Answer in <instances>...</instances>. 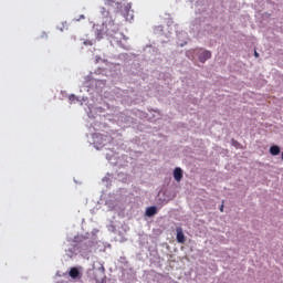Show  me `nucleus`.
I'll return each instance as SVG.
<instances>
[{
	"instance_id": "1",
	"label": "nucleus",
	"mask_w": 283,
	"mask_h": 283,
	"mask_svg": "<svg viewBox=\"0 0 283 283\" xmlns=\"http://www.w3.org/2000/svg\"><path fill=\"white\" fill-rule=\"evenodd\" d=\"M196 54H198V60L200 63H207V61L211 59V51H202V49H200L196 52Z\"/></svg>"
},
{
	"instance_id": "11",
	"label": "nucleus",
	"mask_w": 283,
	"mask_h": 283,
	"mask_svg": "<svg viewBox=\"0 0 283 283\" xmlns=\"http://www.w3.org/2000/svg\"><path fill=\"white\" fill-rule=\"evenodd\" d=\"M107 3H108V6H109V4L114 3V0H108Z\"/></svg>"
},
{
	"instance_id": "9",
	"label": "nucleus",
	"mask_w": 283,
	"mask_h": 283,
	"mask_svg": "<svg viewBox=\"0 0 283 283\" xmlns=\"http://www.w3.org/2000/svg\"><path fill=\"white\" fill-rule=\"evenodd\" d=\"M255 59L260 57V53L258 51H254Z\"/></svg>"
},
{
	"instance_id": "7",
	"label": "nucleus",
	"mask_w": 283,
	"mask_h": 283,
	"mask_svg": "<svg viewBox=\"0 0 283 283\" xmlns=\"http://www.w3.org/2000/svg\"><path fill=\"white\" fill-rule=\"evenodd\" d=\"M69 101H70V103H74V101H78V97H76V95L72 94L69 96Z\"/></svg>"
},
{
	"instance_id": "12",
	"label": "nucleus",
	"mask_w": 283,
	"mask_h": 283,
	"mask_svg": "<svg viewBox=\"0 0 283 283\" xmlns=\"http://www.w3.org/2000/svg\"><path fill=\"white\" fill-rule=\"evenodd\" d=\"M80 19H85V15H83V14H82V15H80Z\"/></svg>"
},
{
	"instance_id": "5",
	"label": "nucleus",
	"mask_w": 283,
	"mask_h": 283,
	"mask_svg": "<svg viewBox=\"0 0 283 283\" xmlns=\"http://www.w3.org/2000/svg\"><path fill=\"white\" fill-rule=\"evenodd\" d=\"M69 275H70V277H72V280H76V277H78V275H81V272L78 271L77 268H71Z\"/></svg>"
},
{
	"instance_id": "2",
	"label": "nucleus",
	"mask_w": 283,
	"mask_h": 283,
	"mask_svg": "<svg viewBox=\"0 0 283 283\" xmlns=\"http://www.w3.org/2000/svg\"><path fill=\"white\" fill-rule=\"evenodd\" d=\"M176 232H177V242L179 244H185L186 239H185V233L182 232V228L180 227L176 228Z\"/></svg>"
},
{
	"instance_id": "6",
	"label": "nucleus",
	"mask_w": 283,
	"mask_h": 283,
	"mask_svg": "<svg viewBox=\"0 0 283 283\" xmlns=\"http://www.w3.org/2000/svg\"><path fill=\"white\" fill-rule=\"evenodd\" d=\"M280 151H281V149H280V146H277V145H273L270 147L271 156H280Z\"/></svg>"
},
{
	"instance_id": "8",
	"label": "nucleus",
	"mask_w": 283,
	"mask_h": 283,
	"mask_svg": "<svg viewBox=\"0 0 283 283\" xmlns=\"http://www.w3.org/2000/svg\"><path fill=\"white\" fill-rule=\"evenodd\" d=\"M84 45H93L92 41H85Z\"/></svg>"
},
{
	"instance_id": "4",
	"label": "nucleus",
	"mask_w": 283,
	"mask_h": 283,
	"mask_svg": "<svg viewBox=\"0 0 283 283\" xmlns=\"http://www.w3.org/2000/svg\"><path fill=\"white\" fill-rule=\"evenodd\" d=\"M156 213H158V208H156V206L146 209V216L148 218H153V216H156Z\"/></svg>"
},
{
	"instance_id": "3",
	"label": "nucleus",
	"mask_w": 283,
	"mask_h": 283,
	"mask_svg": "<svg viewBox=\"0 0 283 283\" xmlns=\"http://www.w3.org/2000/svg\"><path fill=\"white\" fill-rule=\"evenodd\" d=\"M174 178L177 182H180V180H182V168L180 167L175 168Z\"/></svg>"
},
{
	"instance_id": "10",
	"label": "nucleus",
	"mask_w": 283,
	"mask_h": 283,
	"mask_svg": "<svg viewBox=\"0 0 283 283\" xmlns=\"http://www.w3.org/2000/svg\"><path fill=\"white\" fill-rule=\"evenodd\" d=\"M220 211H221V213L224 211V205H221Z\"/></svg>"
}]
</instances>
